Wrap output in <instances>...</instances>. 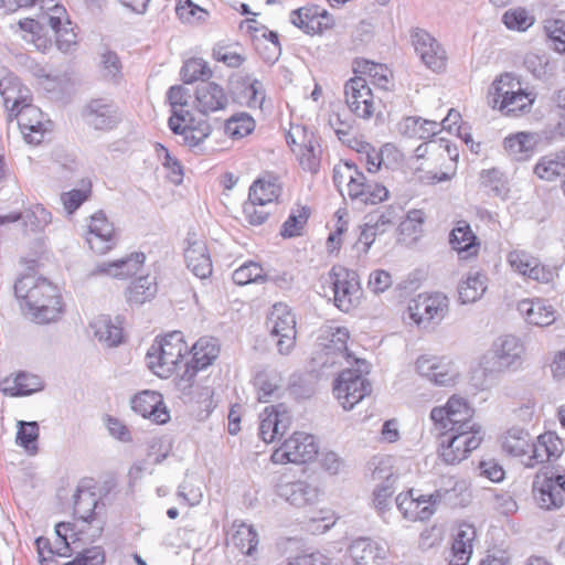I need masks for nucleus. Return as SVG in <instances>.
Listing matches in <instances>:
<instances>
[{"label": "nucleus", "instance_id": "obj_13", "mask_svg": "<svg viewBox=\"0 0 565 565\" xmlns=\"http://www.w3.org/2000/svg\"><path fill=\"white\" fill-rule=\"evenodd\" d=\"M344 95L348 107L360 118H371L377 108L373 93L362 76H355L345 83Z\"/></svg>", "mask_w": 565, "mask_h": 565}, {"label": "nucleus", "instance_id": "obj_39", "mask_svg": "<svg viewBox=\"0 0 565 565\" xmlns=\"http://www.w3.org/2000/svg\"><path fill=\"white\" fill-rule=\"evenodd\" d=\"M487 290V277L479 271H469L458 285L461 303H472L479 300Z\"/></svg>", "mask_w": 565, "mask_h": 565}, {"label": "nucleus", "instance_id": "obj_3", "mask_svg": "<svg viewBox=\"0 0 565 565\" xmlns=\"http://www.w3.org/2000/svg\"><path fill=\"white\" fill-rule=\"evenodd\" d=\"M188 352V344L181 331H172L156 341L147 352L149 369L160 377L171 376L180 360Z\"/></svg>", "mask_w": 565, "mask_h": 565}, {"label": "nucleus", "instance_id": "obj_62", "mask_svg": "<svg viewBox=\"0 0 565 565\" xmlns=\"http://www.w3.org/2000/svg\"><path fill=\"white\" fill-rule=\"evenodd\" d=\"M248 85L245 88V95L247 97V106L249 108H262L265 102V89L263 84L258 79H250L247 77Z\"/></svg>", "mask_w": 565, "mask_h": 565}, {"label": "nucleus", "instance_id": "obj_19", "mask_svg": "<svg viewBox=\"0 0 565 565\" xmlns=\"http://www.w3.org/2000/svg\"><path fill=\"white\" fill-rule=\"evenodd\" d=\"M415 365L420 376L426 377L436 385H449L457 377L454 364L445 358L427 354L420 355L416 360Z\"/></svg>", "mask_w": 565, "mask_h": 565}, {"label": "nucleus", "instance_id": "obj_12", "mask_svg": "<svg viewBox=\"0 0 565 565\" xmlns=\"http://www.w3.org/2000/svg\"><path fill=\"white\" fill-rule=\"evenodd\" d=\"M288 145L297 146L298 160L303 170L316 173L320 167L321 147L313 132L305 127H292L286 136Z\"/></svg>", "mask_w": 565, "mask_h": 565}, {"label": "nucleus", "instance_id": "obj_45", "mask_svg": "<svg viewBox=\"0 0 565 565\" xmlns=\"http://www.w3.org/2000/svg\"><path fill=\"white\" fill-rule=\"evenodd\" d=\"M97 509V495L89 490L78 489L74 495V514L77 515L78 519L92 523L98 513L96 511Z\"/></svg>", "mask_w": 565, "mask_h": 565}, {"label": "nucleus", "instance_id": "obj_58", "mask_svg": "<svg viewBox=\"0 0 565 565\" xmlns=\"http://www.w3.org/2000/svg\"><path fill=\"white\" fill-rule=\"evenodd\" d=\"M502 21L510 30L524 31L533 24V18L522 8L508 10Z\"/></svg>", "mask_w": 565, "mask_h": 565}, {"label": "nucleus", "instance_id": "obj_30", "mask_svg": "<svg viewBox=\"0 0 565 565\" xmlns=\"http://www.w3.org/2000/svg\"><path fill=\"white\" fill-rule=\"evenodd\" d=\"M277 494L297 508L315 504L319 497L317 488L305 481L280 483Z\"/></svg>", "mask_w": 565, "mask_h": 565}, {"label": "nucleus", "instance_id": "obj_2", "mask_svg": "<svg viewBox=\"0 0 565 565\" xmlns=\"http://www.w3.org/2000/svg\"><path fill=\"white\" fill-rule=\"evenodd\" d=\"M172 115L169 127L183 138V143L190 148L199 147L210 135L211 125L205 119L196 120L189 110L191 94L188 88L177 85L169 88L167 94Z\"/></svg>", "mask_w": 565, "mask_h": 565}, {"label": "nucleus", "instance_id": "obj_17", "mask_svg": "<svg viewBox=\"0 0 565 565\" xmlns=\"http://www.w3.org/2000/svg\"><path fill=\"white\" fill-rule=\"evenodd\" d=\"M412 42L423 63L434 72H441L446 67V51L428 32L417 29L412 34Z\"/></svg>", "mask_w": 565, "mask_h": 565}, {"label": "nucleus", "instance_id": "obj_51", "mask_svg": "<svg viewBox=\"0 0 565 565\" xmlns=\"http://www.w3.org/2000/svg\"><path fill=\"white\" fill-rule=\"evenodd\" d=\"M265 273L263 267L255 262H246L237 269L234 270L232 278L236 285L245 286L252 282L265 280Z\"/></svg>", "mask_w": 565, "mask_h": 565}, {"label": "nucleus", "instance_id": "obj_59", "mask_svg": "<svg viewBox=\"0 0 565 565\" xmlns=\"http://www.w3.org/2000/svg\"><path fill=\"white\" fill-rule=\"evenodd\" d=\"M539 259L525 250L515 249L508 254V263L510 266L523 276H529L532 270V266L536 264Z\"/></svg>", "mask_w": 565, "mask_h": 565}, {"label": "nucleus", "instance_id": "obj_37", "mask_svg": "<svg viewBox=\"0 0 565 565\" xmlns=\"http://www.w3.org/2000/svg\"><path fill=\"white\" fill-rule=\"evenodd\" d=\"M232 531L228 545H233L244 555H253L258 544L256 530L252 525L243 522L237 523V521H235Z\"/></svg>", "mask_w": 565, "mask_h": 565}, {"label": "nucleus", "instance_id": "obj_25", "mask_svg": "<svg viewBox=\"0 0 565 565\" xmlns=\"http://www.w3.org/2000/svg\"><path fill=\"white\" fill-rule=\"evenodd\" d=\"M186 242L184 258L188 268L201 279L210 277L213 268L205 242L198 239L195 234H189Z\"/></svg>", "mask_w": 565, "mask_h": 565}, {"label": "nucleus", "instance_id": "obj_15", "mask_svg": "<svg viewBox=\"0 0 565 565\" xmlns=\"http://www.w3.org/2000/svg\"><path fill=\"white\" fill-rule=\"evenodd\" d=\"M86 242L96 254L104 255L113 249L118 242V234L106 215L99 211L90 216Z\"/></svg>", "mask_w": 565, "mask_h": 565}, {"label": "nucleus", "instance_id": "obj_7", "mask_svg": "<svg viewBox=\"0 0 565 565\" xmlns=\"http://www.w3.org/2000/svg\"><path fill=\"white\" fill-rule=\"evenodd\" d=\"M449 300L440 294H420L408 303L409 318L418 327H428L430 323L438 324L448 313Z\"/></svg>", "mask_w": 565, "mask_h": 565}, {"label": "nucleus", "instance_id": "obj_36", "mask_svg": "<svg viewBox=\"0 0 565 565\" xmlns=\"http://www.w3.org/2000/svg\"><path fill=\"white\" fill-rule=\"evenodd\" d=\"M367 181L369 180L366 177L359 169H356L352 175V179L350 180V183H348V195L351 200L358 201L362 204H377L387 199L388 191L386 188H377L376 193H366L369 196H365L363 189L366 186L365 184Z\"/></svg>", "mask_w": 565, "mask_h": 565}, {"label": "nucleus", "instance_id": "obj_18", "mask_svg": "<svg viewBox=\"0 0 565 565\" xmlns=\"http://www.w3.org/2000/svg\"><path fill=\"white\" fill-rule=\"evenodd\" d=\"M440 500L438 492L429 495L413 497V491L399 493L396 497V505L403 516L409 521H426L435 512V507Z\"/></svg>", "mask_w": 565, "mask_h": 565}, {"label": "nucleus", "instance_id": "obj_28", "mask_svg": "<svg viewBox=\"0 0 565 565\" xmlns=\"http://www.w3.org/2000/svg\"><path fill=\"white\" fill-rule=\"evenodd\" d=\"M449 244L461 259L476 256L480 247L477 235L472 232L470 224L463 220L456 222L449 234Z\"/></svg>", "mask_w": 565, "mask_h": 565}, {"label": "nucleus", "instance_id": "obj_20", "mask_svg": "<svg viewBox=\"0 0 565 565\" xmlns=\"http://www.w3.org/2000/svg\"><path fill=\"white\" fill-rule=\"evenodd\" d=\"M259 417V437L267 444L282 436L290 426V415L281 404L266 407Z\"/></svg>", "mask_w": 565, "mask_h": 565}, {"label": "nucleus", "instance_id": "obj_31", "mask_svg": "<svg viewBox=\"0 0 565 565\" xmlns=\"http://www.w3.org/2000/svg\"><path fill=\"white\" fill-rule=\"evenodd\" d=\"M386 548L370 539L355 540L350 554L356 565H381L386 557Z\"/></svg>", "mask_w": 565, "mask_h": 565}, {"label": "nucleus", "instance_id": "obj_43", "mask_svg": "<svg viewBox=\"0 0 565 565\" xmlns=\"http://www.w3.org/2000/svg\"><path fill=\"white\" fill-rule=\"evenodd\" d=\"M532 446V437L522 428H511L502 439V448L514 457H527Z\"/></svg>", "mask_w": 565, "mask_h": 565}, {"label": "nucleus", "instance_id": "obj_21", "mask_svg": "<svg viewBox=\"0 0 565 565\" xmlns=\"http://www.w3.org/2000/svg\"><path fill=\"white\" fill-rule=\"evenodd\" d=\"M131 408L156 424H166L170 419L162 395L154 391H143L137 394L131 399Z\"/></svg>", "mask_w": 565, "mask_h": 565}, {"label": "nucleus", "instance_id": "obj_60", "mask_svg": "<svg viewBox=\"0 0 565 565\" xmlns=\"http://www.w3.org/2000/svg\"><path fill=\"white\" fill-rule=\"evenodd\" d=\"M269 205H260L258 201L248 200L243 205V213L246 221L250 225H262L268 218L270 211L267 209Z\"/></svg>", "mask_w": 565, "mask_h": 565}, {"label": "nucleus", "instance_id": "obj_40", "mask_svg": "<svg viewBox=\"0 0 565 565\" xmlns=\"http://www.w3.org/2000/svg\"><path fill=\"white\" fill-rule=\"evenodd\" d=\"M192 363L196 369H205L218 356L220 344L215 338L202 337L191 348Z\"/></svg>", "mask_w": 565, "mask_h": 565}, {"label": "nucleus", "instance_id": "obj_63", "mask_svg": "<svg viewBox=\"0 0 565 565\" xmlns=\"http://www.w3.org/2000/svg\"><path fill=\"white\" fill-rule=\"evenodd\" d=\"M552 457L548 455L546 446L542 443L541 437L536 438V441L532 440L530 454L527 459L524 461L526 468H534L539 463L552 461Z\"/></svg>", "mask_w": 565, "mask_h": 565}, {"label": "nucleus", "instance_id": "obj_54", "mask_svg": "<svg viewBox=\"0 0 565 565\" xmlns=\"http://www.w3.org/2000/svg\"><path fill=\"white\" fill-rule=\"evenodd\" d=\"M175 13L179 19L186 23L205 21L209 12L193 3L192 0H177Z\"/></svg>", "mask_w": 565, "mask_h": 565}, {"label": "nucleus", "instance_id": "obj_41", "mask_svg": "<svg viewBox=\"0 0 565 565\" xmlns=\"http://www.w3.org/2000/svg\"><path fill=\"white\" fill-rule=\"evenodd\" d=\"M158 286L154 277L149 275L135 279L126 290L127 301L131 305H142L154 298Z\"/></svg>", "mask_w": 565, "mask_h": 565}, {"label": "nucleus", "instance_id": "obj_9", "mask_svg": "<svg viewBox=\"0 0 565 565\" xmlns=\"http://www.w3.org/2000/svg\"><path fill=\"white\" fill-rule=\"evenodd\" d=\"M270 333L277 337V350L280 354L287 355L296 343V317L285 303H275L268 317Z\"/></svg>", "mask_w": 565, "mask_h": 565}, {"label": "nucleus", "instance_id": "obj_5", "mask_svg": "<svg viewBox=\"0 0 565 565\" xmlns=\"http://www.w3.org/2000/svg\"><path fill=\"white\" fill-rule=\"evenodd\" d=\"M333 294L334 305L343 312H349L360 303L362 289L354 270L333 266L324 278Z\"/></svg>", "mask_w": 565, "mask_h": 565}, {"label": "nucleus", "instance_id": "obj_49", "mask_svg": "<svg viewBox=\"0 0 565 565\" xmlns=\"http://www.w3.org/2000/svg\"><path fill=\"white\" fill-rule=\"evenodd\" d=\"M39 425L36 422H19L15 441L29 454L38 451Z\"/></svg>", "mask_w": 565, "mask_h": 565}, {"label": "nucleus", "instance_id": "obj_55", "mask_svg": "<svg viewBox=\"0 0 565 565\" xmlns=\"http://www.w3.org/2000/svg\"><path fill=\"white\" fill-rule=\"evenodd\" d=\"M366 217L367 222H370V224L376 228L380 234L385 233L399 218L397 209L393 206H386L383 211H376L369 214Z\"/></svg>", "mask_w": 565, "mask_h": 565}, {"label": "nucleus", "instance_id": "obj_56", "mask_svg": "<svg viewBox=\"0 0 565 565\" xmlns=\"http://www.w3.org/2000/svg\"><path fill=\"white\" fill-rule=\"evenodd\" d=\"M472 408H463V411L449 409V428L447 430L458 431L460 429H475L481 427L473 420Z\"/></svg>", "mask_w": 565, "mask_h": 565}, {"label": "nucleus", "instance_id": "obj_35", "mask_svg": "<svg viewBox=\"0 0 565 565\" xmlns=\"http://www.w3.org/2000/svg\"><path fill=\"white\" fill-rule=\"evenodd\" d=\"M280 194L281 185L278 179L271 174H266L253 182L248 196L250 200L258 201L260 205H271Z\"/></svg>", "mask_w": 565, "mask_h": 565}, {"label": "nucleus", "instance_id": "obj_8", "mask_svg": "<svg viewBox=\"0 0 565 565\" xmlns=\"http://www.w3.org/2000/svg\"><path fill=\"white\" fill-rule=\"evenodd\" d=\"M318 455V445L312 435L296 431L276 449L271 459L275 463H306Z\"/></svg>", "mask_w": 565, "mask_h": 565}, {"label": "nucleus", "instance_id": "obj_42", "mask_svg": "<svg viewBox=\"0 0 565 565\" xmlns=\"http://www.w3.org/2000/svg\"><path fill=\"white\" fill-rule=\"evenodd\" d=\"M522 87L521 83L511 73L501 74L489 88V104L492 108L500 105V100H507Z\"/></svg>", "mask_w": 565, "mask_h": 565}, {"label": "nucleus", "instance_id": "obj_11", "mask_svg": "<svg viewBox=\"0 0 565 565\" xmlns=\"http://www.w3.org/2000/svg\"><path fill=\"white\" fill-rule=\"evenodd\" d=\"M391 458H375L372 460L371 478L379 482L373 491V504L380 513L390 508V499L395 492L397 476L393 470Z\"/></svg>", "mask_w": 565, "mask_h": 565}, {"label": "nucleus", "instance_id": "obj_46", "mask_svg": "<svg viewBox=\"0 0 565 565\" xmlns=\"http://www.w3.org/2000/svg\"><path fill=\"white\" fill-rule=\"evenodd\" d=\"M536 95L533 92H526L522 87L515 94H512L507 100H500L497 108L505 115H519L530 111Z\"/></svg>", "mask_w": 565, "mask_h": 565}, {"label": "nucleus", "instance_id": "obj_24", "mask_svg": "<svg viewBox=\"0 0 565 565\" xmlns=\"http://www.w3.org/2000/svg\"><path fill=\"white\" fill-rule=\"evenodd\" d=\"M0 94L10 120L19 108L31 105L30 89L23 86L13 74H8L0 79Z\"/></svg>", "mask_w": 565, "mask_h": 565}, {"label": "nucleus", "instance_id": "obj_1", "mask_svg": "<svg viewBox=\"0 0 565 565\" xmlns=\"http://www.w3.org/2000/svg\"><path fill=\"white\" fill-rule=\"evenodd\" d=\"M14 294L23 313L35 323L54 322L63 311L57 287L45 278L24 275L15 281Z\"/></svg>", "mask_w": 565, "mask_h": 565}, {"label": "nucleus", "instance_id": "obj_38", "mask_svg": "<svg viewBox=\"0 0 565 565\" xmlns=\"http://www.w3.org/2000/svg\"><path fill=\"white\" fill-rule=\"evenodd\" d=\"M94 337L108 348L116 347L121 342L122 329L114 323L108 316H98L90 322Z\"/></svg>", "mask_w": 565, "mask_h": 565}, {"label": "nucleus", "instance_id": "obj_64", "mask_svg": "<svg viewBox=\"0 0 565 565\" xmlns=\"http://www.w3.org/2000/svg\"><path fill=\"white\" fill-rule=\"evenodd\" d=\"M546 31L554 50L559 53H565V22L555 20L546 26Z\"/></svg>", "mask_w": 565, "mask_h": 565}, {"label": "nucleus", "instance_id": "obj_50", "mask_svg": "<svg viewBox=\"0 0 565 565\" xmlns=\"http://www.w3.org/2000/svg\"><path fill=\"white\" fill-rule=\"evenodd\" d=\"M534 173L542 180L553 181L565 175V163L556 154L542 158L534 168Z\"/></svg>", "mask_w": 565, "mask_h": 565}, {"label": "nucleus", "instance_id": "obj_26", "mask_svg": "<svg viewBox=\"0 0 565 565\" xmlns=\"http://www.w3.org/2000/svg\"><path fill=\"white\" fill-rule=\"evenodd\" d=\"M51 213L40 204L32 205L21 212H10L6 215H0L1 225L20 222L22 228L31 233L42 231L51 223Z\"/></svg>", "mask_w": 565, "mask_h": 565}, {"label": "nucleus", "instance_id": "obj_32", "mask_svg": "<svg viewBox=\"0 0 565 565\" xmlns=\"http://www.w3.org/2000/svg\"><path fill=\"white\" fill-rule=\"evenodd\" d=\"M0 390L10 396L30 395L43 390V382L36 375L21 372L13 377L3 379L0 382Z\"/></svg>", "mask_w": 565, "mask_h": 565}, {"label": "nucleus", "instance_id": "obj_47", "mask_svg": "<svg viewBox=\"0 0 565 565\" xmlns=\"http://www.w3.org/2000/svg\"><path fill=\"white\" fill-rule=\"evenodd\" d=\"M212 71L206 61L200 57H192L184 62L181 68V77L184 83L191 84L196 81L207 82Z\"/></svg>", "mask_w": 565, "mask_h": 565}, {"label": "nucleus", "instance_id": "obj_27", "mask_svg": "<svg viewBox=\"0 0 565 565\" xmlns=\"http://www.w3.org/2000/svg\"><path fill=\"white\" fill-rule=\"evenodd\" d=\"M145 259L146 256L143 253H132L128 257L115 262L98 264L90 275H107L114 278L125 279L136 275L141 269Z\"/></svg>", "mask_w": 565, "mask_h": 565}, {"label": "nucleus", "instance_id": "obj_22", "mask_svg": "<svg viewBox=\"0 0 565 565\" xmlns=\"http://www.w3.org/2000/svg\"><path fill=\"white\" fill-rule=\"evenodd\" d=\"M228 105V97L224 88L215 82H202L195 88V107L203 114L209 115L224 110Z\"/></svg>", "mask_w": 565, "mask_h": 565}, {"label": "nucleus", "instance_id": "obj_29", "mask_svg": "<svg viewBox=\"0 0 565 565\" xmlns=\"http://www.w3.org/2000/svg\"><path fill=\"white\" fill-rule=\"evenodd\" d=\"M518 311L529 324L542 328L554 323L557 316L554 307L542 299H523L518 303Z\"/></svg>", "mask_w": 565, "mask_h": 565}, {"label": "nucleus", "instance_id": "obj_14", "mask_svg": "<svg viewBox=\"0 0 565 565\" xmlns=\"http://www.w3.org/2000/svg\"><path fill=\"white\" fill-rule=\"evenodd\" d=\"M17 119L20 132L30 145H39L45 134L51 130L52 122L44 118V114L36 106L21 107L12 116Z\"/></svg>", "mask_w": 565, "mask_h": 565}, {"label": "nucleus", "instance_id": "obj_48", "mask_svg": "<svg viewBox=\"0 0 565 565\" xmlns=\"http://www.w3.org/2000/svg\"><path fill=\"white\" fill-rule=\"evenodd\" d=\"M254 129L255 120L246 113L236 114L225 122V134L232 139H242L252 134Z\"/></svg>", "mask_w": 565, "mask_h": 565}, {"label": "nucleus", "instance_id": "obj_52", "mask_svg": "<svg viewBox=\"0 0 565 565\" xmlns=\"http://www.w3.org/2000/svg\"><path fill=\"white\" fill-rule=\"evenodd\" d=\"M361 74L367 75L373 84L381 88L387 89L390 83V70L382 65L370 61L358 62V70Z\"/></svg>", "mask_w": 565, "mask_h": 565}, {"label": "nucleus", "instance_id": "obj_6", "mask_svg": "<svg viewBox=\"0 0 565 565\" xmlns=\"http://www.w3.org/2000/svg\"><path fill=\"white\" fill-rule=\"evenodd\" d=\"M483 439L481 427L475 429L446 430L441 434L439 456L448 465H455L477 449Z\"/></svg>", "mask_w": 565, "mask_h": 565}, {"label": "nucleus", "instance_id": "obj_61", "mask_svg": "<svg viewBox=\"0 0 565 565\" xmlns=\"http://www.w3.org/2000/svg\"><path fill=\"white\" fill-rule=\"evenodd\" d=\"M105 553L102 547L94 546L78 553L77 556L62 565H104Z\"/></svg>", "mask_w": 565, "mask_h": 565}, {"label": "nucleus", "instance_id": "obj_16", "mask_svg": "<svg viewBox=\"0 0 565 565\" xmlns=\"http://www.w3.org/2000/svg\"><path fill=\"white\" fill-rule=\"evenodd\" d=\"M86 124L96 130H111L122 120L118 106L104 98L92 99L83 111Z\"/></svg>", "mask_w": 565, "mask_h": 565}, {"label": "nucleus", "instance_id": "obj_33", "mask_svg": "<svg viewBox=\"0 0 565 565\" xmlns=\"http://www.w3.org/2000/svg\"><path fill=\"white\" fill-rule=\"evenodd\" d=\"M476 536L475 527L471 525H461L454 539L449 565H467L472 554V541Z\"/></svg>", "mask_w": 565, "mask_h": 565}, {"label": "nucleus", "instance_id": "obj_23", "mask_svg": "<svg viewBox=\"0 0 565 565\" xmlns=\"http://www.w3.org/2000/svg\"><path fill=\"white\" fill-rule=\"evenodd\" d=\"M533 494L542 509L551 510L564 504V495L550 477V469H541L533 480Z\"/></svg>", "mask_w": 565, "mask_h": 565}, {"label": "nucleus", "instance_id": "obj_44", "mask_svg": "<svg viewBox=\"0 0 565 565\" xmlns=\"http://www.w3.org/2000/svg\"><path fill=\"white\" fill-rule=\"evenodd\" d=\"M99 74L104 81L118 84L122 78V64L118 54L109 49H104L99 54Z\"/></svg>", "mask_w": 565, "mask_h": 565}, {"label": "nucleus", "instance_id": "obj_4", "mask_svg": "<svg viewBox=\"0 0 565 565\" xmlns=\"http://www.w3.org/2000/svg\"><path fill=\"white\" fill-rule=\"evenodd\" d=\"M524 345L514 335L508 334L498 338L491 350L480 361L486 376H497L508 371L518 370L523 362Z\"/></svg>", "mask_w": 565, "mask_h": 565}, {"label": "nucleus", "instance_id": "obj_34", "mask_svg": "<svg viewBox=\"0 0 565 565\" xmlns=\"http://www.w3.org/2000/svg\"><path fill=\"white\" fill-rule=\"evenodd\" d=\"M254 386L257 390L258 401L268 403L273 397L279 396L282 390V376L273 369L262 370L254 377Z\"/></svg>", "mask_w": 565, "mask_h": 565}, {"label": "nucleus", "instance_id": "obj_53", "mask_svg": "<svg viewBox=\"0 0 565 565\" xmlns=\"http://www.w3.org/2000/svg\"><path fill=\"white\" fill-rule=\"evenodd\" d=\"M504 149L511 157L521 160L526 157L527 151L532 147V137L525 132H519L509 136L503 140Z\"/></svg>", "mask_w": 565, "mask_h": 565}, {"label": "nucleus", "instance_id": "obj_10", "mask_svg": "<svg viewBox=\"0 0 565 565\" xmlns=\"http://www.w3.org/2000/svg\"><path fill=\"white\" fill-rule=\"evenodd\" d=\"M372 392V385L355 370H344L333 385V393L342 407L350 411Z\"/></svg>", "mask_w": 565, "mask_h": 565}, {"label": "nucleus", "instance_id": "obj_57", "mask_svg": "<svg viewBox=\"0 0 565 565\" xmlns=\"http://www.w3.org/2000/svg\"><path fill=\"white\" fill-rule=\"evenodd\" d=\"M309 212L307 207H301L297 213L292 212L281 226L282 237H295L300 235L303 225L307 223Z\"/></svg>", "mask_w": 565, "mask_h": 565}]
</instances>
